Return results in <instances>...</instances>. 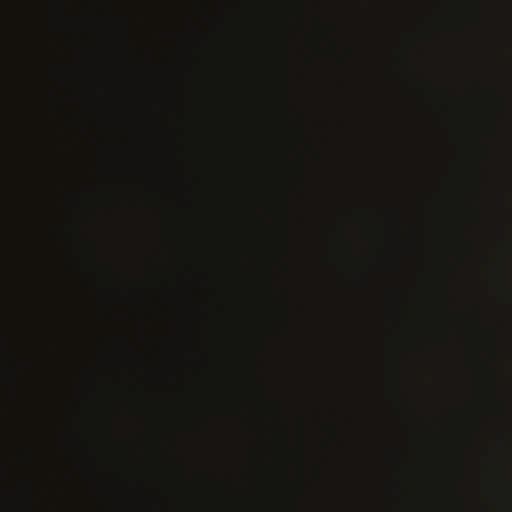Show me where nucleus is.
<instances>
[{
  "mask_svg": "<svg viewBox=\"0 0 512 512\" xmlns=\"http://www.w3.org/2000/svg\"><path fill=\"white\" fill-rule=\"evenodd\" d=\"M32 164H24V353L20 358L19 373L24 382V417H25V446L22 455V464L27 469H32L36 464L34 447L30 443L31 436V384L36 371V362L32 356L33 342V298H32Z\"/></svg>",
  "mask_w": 512,
  "mask_h": 512,
  "instance_id": "1",
  "label": "nucleus"
},
{
  "mask_svg": "<svg viewBox=\"0 0 512 512\" xmlns=\"http://www.w3.org/2000/svg\"><path fill=\"white\" fill-rule=\"evenodd\" d=\"M38 499L34 492V482L30 477L22 481V505L23 512H35V505Z\"/></svg>",
  "mask_w": 512,
  "mask_h": 512,
  "instance_id": "2",
  "label": "nucleus"
}]
</instances>
